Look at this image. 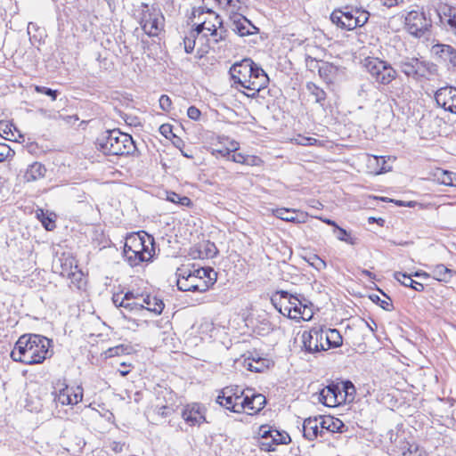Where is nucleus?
<instances>
[{"instance_id": "b1692460", "label": "nucleus", "mask_w": 456, "mask_h": 456, "mask_svg": "<svg viewBox=\"0 0 456 456\" xmlns=\"http://www.w3.org/2000/svg\"><path fill=\"white\" fill-rule=\"evenodd\" d=\"M218 253V249L214 242L209 240L199 243L192 252L193 257L200 259H209L215 257Z\"/></svg>"}, {"instance_id": "c03bdc74", "label": "nucleus", "mask_w": 456, "mask_h": 456, "mask_svg": "<svg viewBox=\"0 0 456 456\" xmlns=\"http://www.w3.org/2000/svg\"><path fill=\"white\" fill-rule=\"evenodd\" d=\"M71 282L77 288L80 289L84 283V274L81 270L77 267L70 276L67 277Z\"/></svg>"}, {"instance_id": "5701e85b", "label": "nucleus", "mask_w": 456, "mask_h": 456, "mask_svg": "<svg viewBox=\"0 0 456 456\" xmlns=\"http://www.w3.org/2000/svg\"><path fill=\"white\" fill-rule=\"evenodd\" d=\"M321 416L307 418L303 422V436L309 441H314L320 436Z\"/></svg>"}, {"instance_id": "09e8293b", "label": "nucleus", "mask_w": 456, "mask_h": 456, "mask_svg": "<svg viewBox=\"0 0 456 456\" xmlns=\"http://www.w3.org/2000/svg\"><path fill=\"white\" fill-rule=\"evenodd\" d=\"M35 91L38 94L49 96L52 101H55L58 95V91L41 86H36Z\"/></svg>"}, {"instance_id": "603ef678", "label": "nucleus", "mask_w": 456, "mask_h": 456, "mask_svg": "<svg viewBox=\"0 0 456 456\" xmlns=\"http://www.w3.org/2000/svg\"><path fill=\"white\" fill-rule=\"evenodd\" d=\"M370 298L372 302L379 304L384 310L390 311L392 309L390 298H387V300H382L378 295H370Z\"/></svg>"}, {"instance_id": "2eb2a0df", "label": "nucleus", "mask_w": 456, "mask_h": 456, "mask_svg": "<svg viewBox=\"0 0 456 456\" xmlns=\"http://www.w3.org/2000/svg\"><path fill=\"white\" fill-rule=\"evenodd\" d=\"M266 399L262 394L252 393L250 389H247L244 399L241 401L243 411L248 415L258 413L265 405Z\"/></svg>"}, {"instance_id": "79ce46f5", "label": "nucleus", "mask_w": 456, "mask_h": 456, "mask_svg": "<svg viewBox=\"0 0 456 456\" xmlns=\"http://www.w3.org/2000/svg\"><path fill=\"white\" fill-rule=\"evenodd\" d=\"M343 395H346V402H352L354 398L355 387L352 382L346 381L340 386Z\"/></svg>"}, {"instance_id": "a211bd4d", "label": "nucleus", "mask_w": 456, "mask_h": 456, "mask_svg": "<svg viewBox=\"0 0 456 456\" xmlns=\"http://www.w3.org/2000/svg\"><path fill=\"white\" fill-rule=\"evenodd\" d=\"M78 267L76 259L70 255L63 253L53 265L55 272L59 273L63 277H68L72 274V272Z\"/></svg>"}, {"instance_id": "72a5a7b5", "label": "nucleus", "mask_w": 456, "mask_h": 456, "mask_svg": "<svg viewBox=\"0 0 456 456\" xmlns=\"http://www.w3.org/2000/svg\"><path fill=\"white\" fill-rule=\"evenodd\" d=\"M274 215L276 217L291 223H302L304 219H299L298 216L296 214L295 210H291L289 208H278L274 211Z\"/></svg>"}, {"instance_id": "393cba45", "label": "nucleus", "mask_w": 456, "mask_h": 456, "mask_svg": "<svg viewBox=\"0 0 456 456\" xmlns=\"http://www.w3.org/2000/svg\"><path fill=\"white\" fill-rule=\"evenodd\" d=\"M289 297V292L281 290L278 291L273 295L271 298L272 304L273 306L284 316H288L291 314V310H289V304L287 303Z\"/></svg>"}, {"instance_id": "aec40b11", "label": "nucleus", "mask_w": 456, "mask_h": 456, "mask_svg": "<svg viewBox=\"0 0 456 456\" xmlns=\"http://www.w3.org/2000/svg\"><path fill=\"white\" fill-rule=\"evenodd\" d=\"M303 347L307 353L314 354L324 351V347L318 342V331L316 330H310L304 331L302 334Z\"/></svg>"}, {"instance_id": "4468645a", "label": "nucleus", "mask_w": 456, "mask_h": 456, "mask_svg": "<svg viewBox=\"0 0 456 456\" xmlns=\"http://www.w3.org/2000/svg\"><path fill=\"white\" fill-rule=\"evenodd\" d=\"M436 104L446 111L456 114V87L444 86L435 93Z\"/></svg>"}, {"instance_id": "6ab92c4d", "label": "nucleus", "mask_w": 456, "mask_h": 456, "mask_svg": "<svg viewBox=\"0 0 456 456\" xmlns=\"http://www.w3.org/2000/svg\"><path fill=\"white\" fill-rule=\"evenodd\" d=\"M271 443H267V441L260 442V448L265 452H273L275 450V446L279 444H288L290 443L291 439L289 434L285 431H279L274 429L272 434H270Z\"/></svg>"}, {"instance_id": "1a4fd4ad", "label": "nucleus", "mask_w": 456, "mask_h": 456, "mask_svg": "<svg viewBox=\"0 0 456 456\" xmlns=\"http://www.w3.org/2000/svg\"><path fill=\"white\" fill-rule=\"evenodd\" d=\"M194 17H198L199 22L196 25L197 34L204 30L209 32V35H216V30L223 27L222 18L210 9H198L193 12Z\"/></svg>"}, {"instance_id": "49530a36", "label": "nucleus", "mask_w": 456, "mask_h": 456, "mask_svg": "<svg viewBox=\"0 0 456 456\" xmlns=\"http://www.w3.org/2000/svg\"><path fill=\"white\" fill-rule=\"evenodd\" d=\"M192 274H194L197 278L204 280L205 277H208L210 281L213 280L211 277V274L214 276L216 275V273L214 272L213 269H206V268H198L191 271Z\"/></svg>"}, {"instance_id": "c9c22d12", "label": "nucleus", "mask_w": 456, "mask_h": 456, "mask_svg": "<svg viewBox=\"0 0 456 456\" xmlns=\"http://www.w3.org/2000/svg\"><path fill=\"white\" fill-rule=\"evenodd\" d=\"M334 233L337 236V239L345 241L350 245H355L356 244V238L352 237L351 233L348 232L346 230L339 227L338 225H336V229L334 230Z\"/></svg>"}, {"instance_id": "9b49d317", "label": "nucleus", "mask_w": 456, "mask_h": 456, "mask_svg": "<svg viewBox=\"0 0 456 456\" xmlns=\"http://www.w3.org/2000/svg\"><path fill=\"white\" fill-rule=\"evenodd\" d=\"M177 288L182 291L204 292L208 289L205 280L197 278L191 270L183 268L178 270Z\"/></svg>"}, {"instance_id": "5fc2aeb1", "label": "nucleus", "mask_w": 456, "mask_h": 456, "mask_svg": "<svg viewBox=\"0 0 456 456\" xmlns=\"http://www.w3.org/2000/svg\"><path fill=\"white\" fill-rule=\"evenodd\" d=\"M13 155L12 150L6 143H0V162Z\"/></svg>"}, {"instance_id": "864d4df0", "label": "nucleus", "mask_w": 456, "mask_h": 456, "mask_svg": "<svg viewBox=\"0 0 456 456\" xmlns=\"http://www.w3.org/2000/svg\"><path fill=\"white\" fill-rule=\"evenodd\" d=\"M274 429L275 428L268 425H262L259 427L258 436L261 437L262 441H267L271 437L270 434H272Z\"/></svg>"}, {"instance_id": "8fccbe9b", "label": "nucleus", "mask_w": 456, "mask_h": 456, "mask_svg": "<svg viewBox=\"0 0 456 456\" xmlns=\"http://www.w3.org/2000/svg\"><path fill=\"white\" fill-rule=\"evenodd\" d=\"M441 181L445 185L456 186V174L449 171H444Z\"/></svg>"}, {"instance_id": "c756f323", "label": "nucleus", "mask_w": 456, "mask_h": 456, "mask_svg": "<svg viewBox=\"0 0 456 456\" xmlns=\"http://www.w3.org/2000/svg\"><path fill=\"white\" fill-rule=\"evenodd\" d=\"M46 173L45 167L40 162H34L26 170L24 177L28 182H34L45 177Z\"/></svg>"}, {"instance_id": "ea45409f", "label": "nucleus", "mask_w": 456, "mask_h": 456, "mask_svg": "<svg viewBox=\"0 0 456 456\" xmlns=\"http://www.w3.org/2000/svg\"><path fill=\"white\" fill-rule=\"evenodd\" d=\"M176 404L171 403L170 404H157V413L161 417H168L176 410Z\"/></svg>"}, {"instance_id": "c85d7f7f", "label": "nucleus", "mask_w": 456, "mask_h": 456, "mask_svg": "<svg viewBox=\"0 0 456 456\" xmlns=\"http://www.w3.org/2000/svg\"><path fill=\"white\" fill-rule=\"evenodd\" d=\"M411 274H408L406 273L395 272L394 273V278L399 281L402 285L405 287H410L412 289L421 292L424 290V285L419 281H416L412 279Z\"/></svg>"}, {"instance_id": "473e14b6", "label": "nucleus", "mask_w": 456, "mask_h": 456, "mask_svg": "<svg viewBox=\"0 0 456 456\" xmlns=\"http://www.w3.org/2000/svg\"><path fill=\"white\" fill-rule=\"evenodd\" d=\"M325 339V346L329 349L338 347L343 343L342 336L336 329H326Z\"/></svg>"}, {"instance_id": "bb28decb", "label": "nucleus", "mask_w": 456, "mask_h": 456, "mask_svg": "<svg viewBox=\"0 0 456 456\" xmlns=\"http://www.w3.org/2000/svg\"><path fill=\"white\" fill-rule=\"evenodd\" d=\"M430 269H431V273H430L431 277L440 282H444V283L450 282L452 276L455 273V272L453 270L446 267L443 264H439V265L431 266Z\"/></svg>"}, {"instance_id": "a18cd8bd", "label": "nucleus", "mask_w": 456, "mask_h": 456, "mask_svg": "<svg viewBox=\"0 0 456 456\" xmlns=\"http://www.w3.org/2000/svg\"><path fill=\"white\" fill-rule=\"evenodd\" d=\"M406 450L403 451L402 456H427L424 452H420L419 446L417 444H410L406 443L404 448Z\"/></svg>"}, {"instance_id": "f704fd0d", "label": "nucleus", "mask_w": 456, "mask_h": 456, "mask_svg": "<svg viewBox=\"0 0 456 456\" xmlns=\"http://www.w3.org/2000/svg\"><path fill=\"white\" fill-rule=\"evenodd\" d=\"M306 89L311 96L314 97L315 102L321 104L322 106L324 104V101L326 99V93L323 89L316 86L313 82H308L306 84Z\"/></svg>"}, {"instance_id": "e2e57ef3", "label": "nucleus", "mask_w": 456, "mask_h": 456, "mask_svg": "<svg viewBox=\"0 0 456 456\" xmlns=\"http://www.w3.org/2000/svg\"><path fill=\"white\" fill-rule=\"evenodd\" d=\"M447 24L450 27L452 33L456 37V10L450 13Z\"/></svg>"}, {"instance_id": "f03ea898", "label": "nucleus", "mask_w": 456, "mask_h": 456, "mask_svg": "<svg viewBox=\"0 0 456 456\" xmlns=\"http://www.w3.org/2000/svg\"><path fill=\"white\" fill-rule=\"evenodd\" d=\"M230 75L235 84L245 89H264L269 83V77L264 69L250 59L234 63L230 69Z\"/></svg>"}, {"instance_id": "a19ab883", "label": "nucleus", "mask_w": 456, "mask_h": 456, "mask_svg": "<svg viewBox=\"0 0 456 456\" xmlns=\"http://www.w3.org/2000/svg\"><path fill=\"white\" fill-rule=\"evenodd\" d=\"M336 70V67L328 62H322V65L319 67V74L322 77H324L325 79H330V76L335 74Z\"/></svg>"}, {"instance_id": "f3484780", "label": "nucleus", "mask_w": 456, "mask_h": 456, "mask_svg": "<svg viewBox=\"0 0 456 456\" xmlns=\"http://www.w3.org/2000/svg\"><path fill=\"white\" fill-rule=\"evenodd\" d=\"M400 69L407 77H418L424 76L426 64L417 58H405L400 61Z\"/></svg>"}, {"instance_id": "de8ad7c7", "label": "nucleus", "mask_w": 456, "mask_h": 456, "mask_svg": "<svg viewBox=\"0 0 456 456\" xmlns=\"http://www.w3.org/2000/svg\"><path fill=\"white\" fill-rule=\"evenodd\" d=\"M130 349H131V347L128 346L118 345L117 346L109 348L107 353L110 357H112V356H116V355L128 354Z\"/></svg>"}, {"instance_id": "37998d69", "label": "nucleus", "mask_w": 456, "mask_h": 456, "mask_svg": "<svg viewBox=\"0 0 456 456\" xmlns=\"http://www.w3.org/2000/svg\"><path fill=\"white\" fill-rule=\"evenodd\" d=\"M231 159L236 163L240 164H247V165H255L258 159L255 157L244 156L241 153H233L231 157Z\"/></svg>"}, {"instance_id": "58836bf2", "label": "nucleus", "mask_w": 456, "mask_h": 456, "mask_svg": "<svg viewBox=\"0 0 456 456\" xmlns=\"http://www.w3.org/2000/svg\"><path fill=\"white\" fill-rule=\"evenodd\" d=\"M199 34L196 32V28L190 32L189 36H186L183 39L184 51L187 53H191L195 47V39Z\"/></svg>"}, {"instance_id": "69168bd1", "label": "nucleus", "mask_w": 456, "mask_h": 456, "mask_svg": "<svg viewBox=\"0 0 456 456\" xmlns=\"http://www.w3.org/2000/svg\"><path fill=\"white\" fill-rule=\"evenodd\" d=\"M163 398L165 400L164 404H170L171 403H175L176 395L172 392L168 390L162 391Z\"/></svg>"}, {"instance_id": "cd10ccee", "label": "nucleus", "mask_w": 456, "mask_h": 456, "mask_svg": "<svg viewBox=\"0 0 456 456\" xmlns=\"http://www.w3.org/2000/svg\"><path fill=\"white\" fill-rule=\"evenodd\" d=\"M243 366L253 372H263L269 367V360L262 357L248 356L244 360Z\"/></svg>"}, {"instance_id": "0eeeda50", "label": "nucleus", "mask_w": 456, "mask_h": 456, "mask_svg": "<svg viewBox=\"0 0 456 456\" xmlns=\"http://www.w3.org/2000/svg\"><path fill=\"white\" fill-rule=\"evenodd\" d=\"M164 17L160 11L148 4H142L140 23L143 31L150 37H156L163 28Z\"/></svg>"}, {"instance_id": "4d7b16f0", "label": "nucleus", "mask_w": 456, "mask_h": 456, "mask_svg": "<svg viewBox=\"0 0 456 456\" xmlns=\"http://www.w3.org/2000/svg\"><path fill=\"white\" fill-rule=\"evenodd\" d=\"M301 305H303V300L300 299V305H295L293 310H291L290 319L300 320V318H305L303 316L304 312H301Z\"/></svg>"}, {"instance_id": "774afa93", "label": "nucleus", "mask_w": 456, "mask_h": 456, "mask_svg": "<svg viewBox=\"0 0 456 456\" xmlns=\"http://www.w3.org/2000/svg\"><path fill=\"white\" fill-rule=\"evenodd\" d=\"M296 141L300 145H313L317 140L312 137L299 136Z\"/></svg>"}, {"instance_id": "6e6552de", "label": "nucleus", "mask_w": 456, "mask_h": 456, "mask_svg": "<svg viewBox=\"0 0 456 456\" xmlns=\"http://www.w3.org/2000/svg\"><path fill=\"white\" fill-rule=\"evenodd\" d=\"M55 403L61 405H76L83 399L81 386L69 387L64 380H57L52 392Z\"/></svg>"}, {"instance_id": "6e6d98bb", "label": "nucleus", "mask_w": 456, "mask_h": 456, "mask_svg": "<svg viewBox=\"0 0 456 456\" xmlns=\"http://www.w3.org/2000/svg\"><path fill=\"white\" fill-rule=\"evenodd\" d=\"M124 308L128 312H137L142 310L143 304L138 302V300L126 301Z\"/></svg>"}, {"instance_id": "4c0bfd02", "label": "nucleus", "mask_w": 456, "mask_h": 456, "mask_svg": "<svg viewBox=\"0 0 456 456\" xmlns=\"http://www.w3.org/2000/svg\"><path fill=\"white\" fill-rule=\"evenodd\" d=\"M167 200L170 202L178 204L180 206H191V200L190 198L186 196H181L175 192H168L167 196Z\"/></svg>"}, {"instance_id": "412c9836", "label": "nucleus", "mask_w": 456, "mask_h": 456, "mask_svg": "<svg viewBox=\"0 0 456 456\" xmlns=\"http://www.w3.org/2000/svg\"><path fill=\"white\" fill-rule=\"evenodd\" d=\"M346 430V425L339 419L331 416H321L320 436L322 437L325 432L343 433Z\"/></svg>"}, {"instance_id": "bf43d9fd", "label": "nucleus", "mask_w": 456, "mask_h": 456, "mask_svg": "<svg viewBox=\"0 0 456 456\" xmlns=\"http://www.w3.org/2000/svg\"><path fill=\"white\" fill-rule=\"evenodd\" d=\"M213 37V42L217 44L226 39L227 30L224 27L216 30V35H210Z\"/></svg>"}, {"instance_id": "a878e982", "label": "nucleus", "mask_w": 456, "mask_h": 456, "mask_svg": "<svg viewBox=\"0 0 456 456\" xmlns=\"http://www.w3.org/2000/svg\"><path fill=\"white\" fill-rule=\"evenodd\" d=\"M232 30L240 37H245L256 34L257 32V28L245 17H241L233 21Z\"/></svg>"}, {"instance_id": "2f4dec72", "label": "nucleus", "mask_w": 456, "mask_h": 456, "mask_svg": "<svg viewBox=\"0 0 456 456\" xmlns=\"http://www.w3.org/2000/svg\"><path fill=\"white\" fill-rule=\"evenodd\" d=\"M143 308L150 312L154 313L155 314H160L164 309V303L162 300L157 298L156 297H151L147 295L142 298Z\"/></svg>"}, {"instance_id": "e433bc0d", "label": "nucleus", "mask_w": 456, "mask_h": 456, "mask_svg": "<svg viewBox=\"0 0 456 456\" xmlns=\"http://www.w3.org/2000/svg\"><path fill=\"white\" fill-rule=\"evenodd\" d=\"M37 216L47 231H53L55 228L54 219L46 215L42 209L37 211Z\"/></svg>"}, {"instance_id": "0e129e2a", "label": "nucleus", "mask_w": 456, "mask_h": 456, "mask_svg": "<svg viewBox=\"0 0 456 456\" xmlns=\"http://www.w3.org/2000/svg\"><path fill=\"white\" fill-rule=\"evenodd\" d=\"M187 115L192 120H199L200 118L201 112L195 106H191L188 108Z\"/></svg>"}, {"instance_id": "423d86ee", "label": "nucleus", "mask_w": 456, "mask_h": 456, "mask_svg": "<svg viewBox=\"0 0 456 456\" xmlns=\"http://www.w3.org/2000/svg\"><path fill=\"white\" fill-rule=\"evenodd\" d=\"M363 66L375 81L381 85L390 84L397 75L395 69L388 62L379 58H366Z\"/></svg>"}, {"instance_id": "ddd939ff", "label": "nucleus", "mask_w": 456, "mask_h": 456, "mask_svg": "<svg viewBox=\"0 0 456 456\" xmlns=\"http://www.w3.org/2000/svg\"><path fill=\"white\" fill-rule=\"evenodd\" d=\"M182 418L189 426H200L207 422L206 408L199 403L186 404L182 411Z\"/></svg>"}, {"instance_id": "7c9ffc66", "label": "nucleus", "mask_w": 456, "mask_h": 456, "mask_svg": "<svg viewBox=\"0 0 456 456\" xmlns=\"http://www.w3.org/2000/svg\"><path fill=\"white\" fill-rule=\"evenodd\" d=\"M386 163L384 157L370 156L368 159V167L371 169L372 173L379 175L391 169L390 167L386 166Z\"/></svg>"}, {"instance_id": "4be33fe9", "label": "nucleus", "mask_w": 456, "mask_h": 456, "mask_svg": "<svg viewBox=\"0 0 456 456\" xmlns=\"http://www.w3.org/2000/svg\"><path fill=\"white\" fill-rule=\"evenodd\" d=\"M432 52L442 61L456 68V49L450 45L436 44L432 46Z\"/></svg>"}, {"instance_id": "f8f14e48", "label": "nucleus", "mask_w": 456, "mask_h": 456, "mask_svg": "<svg viewBox=\"0 0 456 456\" xmlns=\"http://www.w3.org/2000/svg\"><path fill=\"white\" fill-rule=\"evenodd\" d=\"M319 403L328 407H335L346 403V395H343L339 384L331 383L322 388L317 395Z\"/></svg>"}, {"instance_id": "7ed1b4c3", "label": "nucleus", "mask_w": 456, "mask_h": 456, "mask_svg": "<svg viewBox=\"0 0 456 456\" xmlns=\"http://www.w3.org/2000/svg\"><path fill=\"white\" fill-rule=\"evenodd\" d=\"M154 252V238L145 232L130 234L126 238L123 254L131 266L151 260Z\"/></svg>"}, {"instance_id": "338daca9", "label": "nucleus", "mask_w": 456, "mask_h": 456, "mask_svg": "<svg viewBox=\"0 0 456 456\" xmlns=\"http://www.w3.org/2000/svg\"><path fill=\"white\" fill-rule=\"evenodd\" d=\"M112 301H113V304L117 306V307H123L125 306V303H126V299H125V297L122 296L121 294L119 293H117V294H114L113 297H112Z\"/></svg>"}, {"instance_id": "680f3d73", "label": "nucleus", "mask_w": 456, "mask_h": 456, "mask_svg": "<svg viewBox=\"0 0 456 456\" xmlns=\"http://www.w3.org/2000/svg\"><path fill=\"white\" fill-rule=\"evenodd\" d=\"M312 330H316L318 331V342L319 344H322L324 347V351L328 350L329 348H326L325 346V336H326V328L323 327H314Z\"/></svg>"}, {"instance_id": "13d9d810", "label": "nucleus", "mask_w": 456, "mask_h": 456, "mask_svg": "<svg viewBox=\"0 0 456 456\" xmlns=\"http://www.w3.org/2000/svg\"><path fill=\"white\" fill-rule=\"evenodd\" d=\"M159 107L164 111H169L171 109L172 102L169 96L163 94L159 98Z\"/></svg>"}, {"instance_id": "39448f33", "label": "nucleus", "mask_w": 456, "mask_h": 456, "mask_svg": "<svg viewBox=\"0 0 456 456\" xmlns=\"http://www.w3.org/2000/svg\"><path fill=\"white\" fill-rule=\"evenodd\" d=\"M369 18L368 11L349 5L335 9L330 14L331 22L345 30H353L364 26Z\"/></svg>"}, {"instance_id": "3c124183", "label": "nucleus", "mask_w": 456, "mask_h": 456, "mask_svg": "<svg viewBox=\"0 0 456 456\" xmlns=\"http://www.w3.org/2000/svg\"><path fill=\"white\" fill-rule=\"evenodd\" d=\"M232 150L229 148L213 149L212 154L216 157L220 156L223 158H226V157L230 158L231 152L237 150L236 143L232 142Z\"/></svg>"}, {"instance_id": "dca6fc26", "label": "nucleus", "mask_w": 456, "mask_h": 456, "mask_svg": "<svg viewBox=\"0 0 456 456\" xmlns=\"http://www.w3.org/2000/svg\"><path fill=\"white\" fill-rule=\"evenodd\" d=\"M216 402L220 406L230 410L232 412H243L241 402L236 403V397H234V387H226L223 388L217 395Z\"/></svg>"}, {"instance_id": "f257e3e1", "label": "nucleus", "mask_w": 456, "mask_h": 456, "mask_svg": "<svg viewBox=\"0 0 456 456\" xmlns=\"http://www.w3.org/2000/svg\"><path fill=\"white\" fill-rule=\"evenodd\" d=\"M51 340L38 334H24L19 338L11 357L13 361L25 364L42 363L49 354Z\"/></svg>"}, {"instance_id": "9d476101", "label": "nucleus", "mask_w": 456, "mask_h": 456, "mask_svg": "<svg viewBox=\"0 0 456 456\" xmlns=\"http://www.w3.org/2000/svg\"><path fill=\"white\" fill-rule=\"evenodd\" d=\"M430 27L431 20L419 10H412L405 16V28L414 37H422Z\"/></svg>"}, {"instance_id": "20e7f679", "label": "nucleus", "mask_w": 456, "mask_h": 456, "mask_svg": "<svg viewBox=\"0 0 456 456\" xmlns=\"http://www.w3.org/2000/svg\"><path fill=\"white\" fill-rule=\"evenodd\" d=\"M96 145L97 149L105 155H130L136 150L131 135L117 129L104 132L97 138Z\"/></svg>"}, {"instance_id": "052dcab7", "label": "nucleus", "mask_w": 456, "mask_h": 456, "mask_svg": "<svg viewBox=\"0 0 456 456\" xmlns=\"http://www.w3.org/2000/svg\"><path fill=\"white\" fill-rule=\"evenodd\" d=\"M310 265L315 267L317 270H322L326 267V263L317 255H314L311 257Z\"/></svg>"}]
</instances>
